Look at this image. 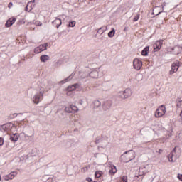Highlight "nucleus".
Masks as SVG:
<instances>
[{"instance_id":"nucleus-10","label":"nucleus","mask_w":182,"mask_h":182,"mask_svg":"<svg viewBox=\"0 0 182 182\" xmlns=\"http://www.w3.org/2000/svg\"><path fill=\"white\" fill-rule=\"evenodd\" d=\"M177 156H176V147L170 152V154L168 155V161L171 163H174L176 160H177Z\"/></svg>"},{"instance_id":"nucleus-37","label":"nucleus","mask_w":182,"mask_h":182,"mask_svg":"<svg viewBox=\"0 0 182 182\" xmlns=\"http://www.w3.org/2000/svg\"><path fill=\"white\" fill-rule=\"evenodd\" d=\"M140 18V14H137L134 18L133 21L134 22H137V21H139V18Z\"/></svg>"},{"instance_id":"nucleus-23","label":"nucleus","mask_w":182,"mask_h":182,"mask_svg":"<svg viewBox=\"0 0 182 182\" xmlns=\"http://www.w3.org/2000/svg\"><path fill=\"white\" fill-rule=\"evenodd\" d=\"M105 31H107V26H102L97 30V33H100L101 35H103Z\"/></svg>"},{"instance_id":"nucleus-41","label":"nucleus","mask_w":182,"mask_h":182,"mask_svg":"<svg viewBox=\"0 0 182 182\" xmlns=\"http://www.w3.org/2000/svg\"><path fill=\"white\" fill-rule=\"evenodd\" d=\"M178 180L182 181V174H178Z\"/></svg>"},{"instance_id":"nucleus-39","label":"nucleus","mask_w":182,"mask_h":182,"mask_svg":"<svg viewBox=\"0 0 182 182\" xmlns=\"http://www.w3.org/2000/svg\"><path fill=\"white\" fill-rule=\"evenodd\" d=\"M176 106L178 107H182V101H178V102H176Z\"/></svg>"},{"instance_id":"nucleus-14","label":"nucleus","mask_w":182,"mask_h":182,"mask_svg":"<svg viewBox=\"0 0 182 182\" xmlns=\"http://www.w3.org/2000/svg\"><path fill=\"white\" fill-rule=\"evenodd\" d=\"M112 107V102L110 100L105 101L102 104V109L106 112V110H109Z\"/></svg>"},{"instance_id":"nucleus-9","label":"nucleus","mask_w":182,"mask_h":182,"mask_svg":"<svg viewBox=\"0 0 182 182\" xmlns=\"http://www.w3.org/2000/svg\"><path fill=\"white\" fill-rule=\"evenodd\" d=\"M92 77V79H97L99 77V72L97 70H92L90 73L87 74V75L81 77V79H85V77Z\"/></svg>"},{"instance_id":"nucleus-5","label":"nucleus","mask_w":182,"mask_h":182,"mask_svg":"<svg viewBox=\"0 0 182 182\" xmlns=\"http://www.w3.org/2000/svg\"><path fill=\"white\" fill-rule=\"evenodd\" d=\"M14 128H15V125L9 122L0 126V132H11Z\"/></svg>"},{"instance_id":"nucleus-25","label":"nucleus","mask_w":182,"mask_h":182,"mask_svg":"<svg viewBox=\"0 0 182 182\" xmlns=\"http://www.w3.org/2000/svg\"><path fill=\"white\" fill-rule=\"evenodd\" d=\"M115 33H116V30L114 29V28H112V30L108 33L109 38H113Z\"/></svg>"},{"instance_id":"nucleus-45","label":"nucleus","mask_w":182,"mask_h":182,"mask_svg":"<svg viewBox=\"0 0 182 182\" xmlns=\"http://www.w3.org/2000/svg\"><path fill=\"white\" fill-rule=\"evenodd\" d=\"M28 8H29V6H28V5L26 6V8H25V11H26V12H30L29 11H28Z\"/></svg>"},{"instance_id":"nucleus-16","label":"nucleus","mask_w":182,"mask_h":182,"mask_svg":"<svg viewBox=\"0 0 182 182\" xmlns=\"http://www.w3.org/2000/svg\"><path fill=\"white\" fill-rule=\"evenodd\" d=\"M52 24L53 26H55L57 29H59L60 25H62V20L60 18H56L53 22Z\"/></svg>"},{"instance_id":"nucleus-50","label":"nucleus","mask_w":182,"mask_h":182,"mask_svg":"<svg viewBox=\"0 0 182 182\" xmlns=\"http://www.w3.org/2000/svg\"><path fill=\"white\" fill-rule=\"evenodd\" d=\"M159 154H160V153H163V150L159 149Z\"/></svg>"},{"instance_id":"nucleus-18","label":"nucleus","mask_w":182,"mask_h":182,"mask_svg":"<svg viewBox=\"0 0 182 182\" xmlns=\"http://www.w3.org/2000/svg\"><path fill=\"white\" fill-rule=\"evenodd\" d=\"M146 173H147V171H146V167L139 168V176H144V174H146ZM139 176H135V177H139Z\"/></svg>"},{"instance_id":"nucleus-3","label":"nucleus","mask_w":182,"mask_h":182,"mask_svg":"<svg viewBox=\"0 0 182 182\" xmlns=\"http://www.w3.org/2000/svg\"><path fill=\"white\" fill-rule=\"evenodd\" d=\"M43 100V92L42 91H41L40 92H37L33 97V102L36 105H39V103H41V102H42Z\"/></svg>"},{"instance_id":"nucleus-7","label":"nucleus","mask_w":182,"mask_h":182,"mask_svg":"<svg viewBox=\"0 0 182 182\" xmlns=\"http://www.w3.org/2000/svg\"><path fill=\"white\" fill-rule=\"evenodd\" d=\"M168 52L172 55H180L182 52V46H175L173 48H171Z\"/></svg>"},{"instance_id":"nucleus-47","label":"nucleus","mask_w":182,"mask_h":182,"mask_svg":"<svg viewBox=\"0 0 182 182\" xmlns=\"http://www.w3.org/2000/svg\"><path fill=\"white\" fill-rule=\"evenodd\" d=\"M79 104L81 105H83V100H79Z\"/></svg>"},{"instance_id":"nucleus-36","label":"nucleus","mask_w":182,"mask_h":182,"mask_svg":"<svg viewBox=\"0 0 182 182\" xmlns=\"http://www.w3.org/2000/svg\"><path fill=\"white\" fill-rule=\"evenodd\" d=\"M121 182H127V176H124L121 178Z\"/></svg>"},{"instance_id":"nucleus-20","label":"nucleus","mask_w":182,"mask_h":182,"mask_svg":"<svg viewBox=\"0 0 182 182\" xmlns=\"http://www.w3.org/2000/svg\"><path fill=\"white\" fill-rule=\"evenodd\" d=\"M149 49H150L149 46H146L144 48V49L142 50L141 51V55L142 56H147L149 55Z\"/></svg>"},{"instance_id":"nucleus-48","label":"nucleus","mask_w":182,"mask_h":182,"mask_svg":"<svg viewBox=\"0 0 182 182\" xmlns=\"http://www.w3.org/2000/svg\"><path fill=\"white\" fill-rule=\"evenodd\" d=\"M157 8H160V6H156L154 10L156 11V9H157Z\"/></svg>"},{"instance_id":"nucleus-19","label":"nucleus","mask_w":182,"mask_h":182,"mask_svg":"<svg viewBox=\"0 0 182 182\" xmlns=\"http://www.w3.org/2000/svg\"><path fill=\"white\" fill-rule=\"evenodd\" d=\"M75 76V73H72L70 76H68L67 78L64 79L63 80L60 81V83H67V82H69L70 80H72L73 79V77Z\"/></svg>"},{"instance_id":"nucleus-26","label":"nucleus","mask_w":182,"mask_h":182,"mask_svg":"<svg viewBox=\"0 0 182 182\" xmlns=\"http://www.w3.org/2000/svg\"><path fill=\"white\" fill-rule=\"evenodd\" d=\"M27 6H28V8H30L29 12H31V11H32V9H33V8H35V4H33V1H29L27 4Z\"/></svg>"},{"instance_id":"nucleus-17","label":"nucleus","mask_w":182,"mask_h":182,"mask_svg":"<svg viewBox=\"0 0 182 182\" xmlns=\"http://www.w3.org/2000/svg\"><path fill=\"white\" fill-rule=\"evenodd\" d=\"M19 139V136H18V134H13L12 135L10 136L9 139L11 141H13V143H16Z\"/></svg>"},{"instance_id":"nucleus-33","label":"nucleus","mask_w":182,"mask_h":182,"mask_svg":"<svg viewBox=\"0 0 182 182\" xmlns=\"http://www.w3.org/2000/svg\"><path fill=\"white\" fill-rule=\"evenodd\" d=\"M73 86L74 87H75V90H76V89H80V86H82V85L80 83H75V84H73Z\"/></svg>"},{"instance_id":"nucleus-51","label":"nucleus","mask_w":182,"mask_h":182,"mask_svg":"<svg viewBox=\"0 0 182 182\" xmlns=\"http://www.w3.org/2000/svg\"><path fill=\"white\" fill-rule=\"evenodd\" d=\"M30 2H33V4H34L35 0H32V1H31Z\"/></svg>"},{"instance_id":"nucleus-46","label":"nucleus","mask_w":182,"mask_h":182,"mask_svg":"<svg viewBox=\"0 0 182 182\" xmlns=\"http://www.w3.org/2000/svg\"><path fill=\"white\" fill-rule=\"evenodd\" d=\"M129 31V27H125L124 29V32H127Z\"/></svg>"},{"instance_id":"nucleus-30","label":"nucleus","mask_w":182,"mask_h":182,"mask_svg":"<svg viewBox=\"0 0 182 182\" xmlns=\"http://www.w3.org/2000/svg\"><path fill=\"white\" fill-rule=\"evenodd\" d=\"M75 26H76V21H70L68 24V26L70 28H75Z\"/></svg>"},{"instance_id":"nucleus-11","label":"nucleus","mask_w":182,"mask_h":182,"mask_svg":"<svg viewBox=\"0 0 182 182\" xmlns=\"http://www.w3.org/2000/svg\"><path fill=\"white\" fill-rule=\"evenodd\" d=\"M178 68H180V62L176 61L171 65V70L169 71V74L174 75V73L178 70Z\"/></svg>"},{"instance_id":"nucleus-28","label":"nucleus","mask_w":182,"mask_h":182,"mask_svg":"<svg viewBox=\"0 0 182 182\" xmlns=\"http://www.w3.org/2000/svg\"><path fill=\"white\" fill-rule=\"evenodd\" d=\"M71 110L73 113H76L77 112H79V108L75 105H71Z\"/></svg>"},{"instance_id":"nucleus-27","label":"nucleus","mask_w":182,"mask_h":182,"mask_svg":"<svg viewBox=\"0 0 182 182\" xmlns=\"http://www.w3.org/2000/svg\"><path fill=\"white\" fill-rule=\"evenodd\" d=\"M95 176L96 178H100L103 176V172L102 171H95Z\"/></svg>"},{"instance_id":"nucleus-40","label":"nucleus","mask_w":182,"mask_h":182,"mask_svg":"<svg viewBox=\"0 0 182 182\" xmlns=\"http://www.w3.org/2000/svg\"><path fill=\"white\" fill-rule=\"evenodd\" d=\"M0 146H4V138L0 137Z\"/></svg>"},{"instance_id":"nucleus-12","label":"nucleus","mask_w":182,"mask_h":182,"mask_svg":"<svg viewBox=\"0 0 182 182\" xmlns=\"http://www.w3.org/2000/svg\"><path fill=\"white\" fill-rule=\"evenodd\" d=\"M163 40H159L154 44V49L156 52H159V50L161 49V46H163Z\"/></svg>"},{"instance_id":"nucleus-35","label":"nucleus","mask_w":182,"mask_h":182,"mask_svg":"<svg viewBox=\"0 0 182 182\" xmlns=\"http://www.w3.org/2000/svg\"><path fill=\"white\" fill-rule=\"evenodd\" d=\"M164 6H166V3H164V4H162V11H159V12L156 15V16H158V15H160V14H161V12H164Z\"/></svg>"},{"instance_id":"nucleus-4","label":"nucleus","mask_w":182,"mask_h":182,"mask_svg":"<svg viewBox=\"0 0 182 182\" xmlns=\"http://www.w3.org/2000/svg\"><path fill=\"white\" fill-rule=\"evenodd\" d=\"M164 114H166V107L162 105L156 110L155 117H161Z\"/></svg>"},{"instance_id":"nucleus-42","label":"nucleus","mask_w":182,"mask_h":182,"mask_svg":"<svg viewBox=\"0 0 182 182\" xmlns=\"http://www.w3.org/2000/svg\"><path fill=\"white\" fill-rule=\"evenodd\" d=\"M13 6H14V4L12 2H9L8 5V8H11Z\"/></svg>"},{"instance_id":"nucleus-1","label":"nucleus","mask_w":182,"mask_h":182,"mask_svg":"<svg viewBox=\"0 0 182 182\" xmlns=\"http://www.w3.org/2000/svg\"><path fill=\"white\" fill-rule=\"evenodd\" d=\"M135 157L134 151L130 150L124 152V154L121 156V160L123 163H129V161H132V160H134Z\"/></svg>"},{"instance_id":"nucleus-21","label":"nucleus","mask_w":182,"mask_h":182,"mask_svg":"<svg viewBox=\"0 0 182 182\" xmlns=\"http://www.w3.org/2000/svg\"><path fill=\"white\" fill-rule=\"evenodd\" d=\"M92 105L94 106V109H97L100 107V106L102 105V103L100 102V101L97 100L93 101Z\"/></svg>"},{"instance_id":"nucleus-22","label":"nucleus","mask_w":182,"mask_h":182,"mask_svg":"<svg viewBox=\"0 0 182 182\" xmlns=\"http://www.w3.org/2000/svg\"><path fill=\"white\" fill-rule=\"evenodd\" d=\"M49 59H50V57L48 55H43L40 57V60H41V62H43V63L47 62V60H49Z\"/></svg>"},{"instance_id":"nucleus-31","label":"nucleus","mask_w":182,"mask_h":182,"mask_svg":"<svg viewBox=\"0 0 182 182\" xmlns=\"http://www.w3.org/2000/svg\"><path fill=\"white\" fill-rule=\"evenodd\" d=\"M18 114H22V113H14V114H11L9 115V118L10 119H15V117H16L18 116Z\"/></svg>"},{"instance_id":"nucleus-15","label":"nucleus","mask_w":182,"mask_h":182,"mask_svg":"<svg viewBox=\"0 0 182 182\" xmlns=\"http://www.w3.org/2000/svg\"><path fill=\"white\" fill-rule=\"evenodd\" d=\"M15 22H16V18H10L9 20L6 21L5 23L6 28H11V26H13Z\"/></svg>"},{"instance_id":"nucleus-32","label":"nucleus","mask_w":182,"mask_h":182,"mask_svg":"<svg viewBox=\"0 0 182 182\" xmlns=\"http://www.w3.org/2000/svg\"><path fill=\"white\" fill-rule=\"evenodd\" d=\"M68 90L69 92H72L73 90H76V87H75V85H70L68 87Z\"/></svg>"},{"instance_id":"nucleus-2","label":"nucleus","mask_w":182,"mask_h":182,"mask_svg":"<svg viewBox=\"0 0 182 182\" xmlns=\"http://www.w3.org/2000/svg\"><path fill=\"white\" fill-rule=\"evenodd\" d=\"M133 95V91L130 88H126L123 91H119L117 94V97L119 99H122V100H126V99H129V97H132Z\"/></svg>"},{"instance_id":"nucleus-44","label":"nucleus","mask_w":182,"mask_h":182,"mask_svg":"<svg viewBox=\"0 0 182 182\" xmlns=\"http://www.w3.org/2000/svg\"><path fill=\"white\" fill-rule=\"evenodd\" d=\"M86 180H87V181H88V182H92V181H93L91 178H87Z\"/></svg>"},{"instance_id":"nucleus-53","label":"nucleus","mask_w":182,"mask_h":182,"mask_svg":"<svg viewBox=\"0 0 182 182\" xmlns=\"http://www.w3.org/2000/svg\"><path fill=\"white\" fill-rule=\"evenodd\" d=\"M61 114H62V116H64L63 113H62Z\"/></svg>"},{"instance_id":"nucleus-24","label":"nucleus","mask_w":182,"mask_h":182,"mask_svg":"<svg viewBox=\"0 0 182 182\" xmlns=\"http://www.w3.org/2000/svg\"><path fill=\"white\" fill-rule=\"evenodd\" d=\"M109 173V174H111V176H114V174H116V173H117V169L116 168V166H113L112 167H111Z\"/></svg>"},{"instance_id":"nucleus-8","label":"nucleus","mask_w":182,"mask_h":182,"mask_svg":"<svg viewBox=\"0 0 182 182\" xmlns=\"http://www.w3.org/2000/svg\"><path fill=\"white\" fill-rule=\"evenodd\" d=\"M48 49V43H45L44 44H41L39 46L36 47L34 49L35 53H41V52H43L44 50H46Z\"/></svg>"},{"instance_id":"nucleus-13","label":"nucleus","mask_w":182,"mask_h":182,"mask_svg":"<svg viewBox=\"0 0 182 182\" xmlns=\"http://www.w3.org/2000/svg\"><path fill=\"white\" fill-rule=\"evenodd\" d=\"M16 176V172H11L9 175H6L3 177L5 181H9V180H14Z\"/></svg>"},{"instance_id":"nucleus-6","label":"nucleus","mask_w":182,"mask_h":182,"mask_svg":"<svg viewBox=\"0 0 182 182\" xmlns=\"http://www.w3.org/2000/svg\"><path fill=\"white\" fill-rule=\"evenodd\" d=\"M142 66H143V62H141V60H139V58H135L133 60V68L136 70H140V69H141Z\"/></svg>"},{"instance_id":"nucleus-43","label":"nucleus","mask_w":182,"mask_h":182,"mask_svg":"<svg viewBox=\"0 0 182 182\" xmlns=\"http://www.w3.org/2000/svg\"><path fill=\"white\" fill-rule=\"evenodd\" d=\"M106 146H107V144L103 145V146H98V150H100V149H103V147H106Z\"/></svg>"},{"instance_id":"nucleus-38","label":"nucleus","mask_w":182,"mask_h":182,"mask_svg":"<svg viewBox=\"0 0 182 182\" xmlns=\"http://www.w3.org/2000/svg\"><path fill=\"white\" fill-rule=\"evenodd\" d=\"M34 23L36 26H42V22L39 21H36Z\"/></svg>"},{"instance_id":"nucleus-52","label":"nucleus","mask_w":182,"mask_h":182,"mask_svg":"<svg viewBox=\"0 0 182 182\" xmlns=\"http://www.w3.org/2000/svg\"><path fill=\"white\" fill-rule=\"evenodd\" d=\"M152 15H154V12H152Z\"/></svg>"},{"instance_id":"nucleus-34","label":"nucleus","mask_w":182,"mask_h":182,"mask_svg":"<svg viewBox=\"0 0 182 182\" xmlns=\"http://www.w3.org/2000/svg\"><path fill=\"white\" fill-rule=\"evenodd\" d=\"M101 141H102V138H100V136H97L95 139V144H99V143H100Z\"/></svg>"},{"instance_id":"nucleus-29","label":"nucleus","mask_w":182,"mask_h":182,"mask_svg":"<svg viewBox=\"0 0 182 182\" xmlns=\"http://www.w3.org/2000/svg\"><path fill=\"white\" fill-rule=\"evenodd\" d=\"M65 113H73L71 105L66 107L65 108Z\"/></svg>"},{"instance_id":"nucleus-49","label":"nucleus","mask_w":182,"mask_h":182,"mask_svg":"<svg viewBox=\"0 0 182 182\" xmlns=\"http://www.w3.org/2000/svg\"><path fill=\"white\" fill-rule=\"evenodd\" d=\"M97 154H97V153L95 154L94 157H95V158L97 157Z\"/></svg>"}]
</instances>
